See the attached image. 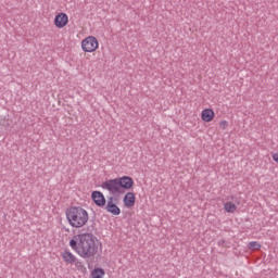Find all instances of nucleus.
Listing matches in <instances>:
<instances>
[{
    "instance_id": "11",
    "label": "nucleus",
    "mask_w": 278,
    "mask_h": 278,
    "mask_svg": "<svg viewBox=\"0 0 278 278\" xmlns=\"http://www.w3.org/2000/svg\"><path fill=\"white\" fill-rule=\"evenodd\" d=\"M61 257L65 262V264H73V262H75V260L77 258V256H75V254H73V252L71 251L62 252Z\"/></svg>"
},
{
    "instance_id": "15",
    "label": "nucleus",
    "mask_w": 278,
    "mask_h": 278,
    "mask_svg": "<svg viewBox=\"0 0 278 278\" xmlns=\"http://www.w3.org/2000/svg\"><path fill=\"white\" fill-rule=\"evenodd\" d=\"M73 264L77 268V270H86V267L84 266V262H81L79 258H75Z\"/></svg>"
},
{
    "instance_id": "2",
    "label": "nucleus",
    "mask_w": 278,
    "mask_h": 278,
    "mask_svg": "<svg viewBox=\"0 0 278 278\" xmlns=\"http://www.w3.org/2000/svg\"><path fill=\"white\" fill-rule=\"evenodd\" d=\"M65 218L72 229H83L90 220V214L81 206H70L65 210Z\"/></svg>"
},
{
    "instance_id": "5",
    "label": "nucleus",
    "mask_w": 278,
    "mask_h": 278,
    "mask_svg": "<svg viewBox=\"0 0 278 278\" xmlns=\"http://www.w3.org/2000/svg\"><path fill=\"white\" fill-rule=\"evenodd\" d=\"M56 29H64L68 25V15L66 13H56L53 20Z\"/></svg>"
},
{
    "instance_id": "6",
    "label": "nucleus",
    "mask_w": 278,
    "mask_h": 278,
    "mask_svg": "<svg viewBox=\"0 0 278 278\" xmlns=\"http://www.w3.org/2000/svg\"><path fill=\"white\" fill-rule=\"evenodd\" d=\"M105 210L109 212V214H112L113 216L121 215V207L116 205V202L114 201L113 197L108 198Z\"/></svg>"
},
{
    "instance_id": "17",
    "label": "nucleus",
    "mask_w": 278,
    "mask_h": 278,
    "mask_svg": "<svg viewBox=\"0 0 278 278\" xmlns=\"http://www.w3.org/2000/svg\"><path fill=\"white\" fill-rule=\"evenodd\" d=\"M273 160H274V162H277V164H278V152L273 154Z\"/></svg>"
},
{
    "instance_id": "14",
    "label": "nucleus",
    "mask_w": 278,
    "mask_h": 278,
    "mask_svg": "<svg viewBox=\"0 0 278 278\" xmlns=\"http://www.w3.org/2000/svg\"><path fill=\"white\" fill-rule=\"evenodd\" d=\"M249 249L251 251H260V249H262V244H260L257 241H252L249 243Z\"/></svg>"
},
{
    "instance_id": "7",
    "label": "nucleus",
    "mask_w": 278,
    "mask_h": 278,
    "mask_svg": "<svg viewBox=\"0 0 278 278\" xmlns=\"http://www.w3.org/2000/svg\"><path fill=\"white\" fill-rule=\"evenodd\" d=\"M117 184L119 186V190L123 188L124 190H131L134 188V178L129 176H123L117 178Z\"/></svg>"
},
{
    "instance_id": "12",
    "label": "nucleus",
    "mask_w": 278,
    "mask_h": 278,
    "mask_svg": "<svg viewBox=\"0 0 278 278\" xmlns=\"http://www.w3.org/2000/svg\"><path fill=\"white\" fill-rule=\"evenodd\" d=\"M90 278H105V270L102 267H94L90 271Z\"/></svg>"
},
{
    "instance_id": "8",
    "label": "nucleus",
    "mask_w": 278,
    "mask_h": 278,
    "mask_svg": "<svg viewBox=\"0 0 278 278\" xmlns=\"http://www.w3.org/2000/svg\"><path fill=\"white\" fill-rule=\"evenodd\" d=\"M91 199L98 207H104L106 203L105 195H103V192L101 191H93L91 193Z\"/></svg>"
},
{
    "instance_id": "10",
    "label": "nucleus",
    "mask_w": 278,
    "mask_h": 278,
    "mask_svg": "<svg viewBox=\"0 0 278 278\" xmlns=\"http://www.w3.org/2000/svg\"><path fill=\"white\" fill-rule=\"evenodd\" d=\"M123 203L128 210L136 205V194L134 192H127L123 198Z\"/></svg>"
},
{
    "instance_id": "16",
    "label": "nucleus",
    "mask_w": 278,
    "mask_h": 278,
    "mask_svg": "<svg viewBox=\"0 0 278 278\" xmlns=\"http://www.w3.org/2000/svg\"><path fill=\"white\" fill-rule=\"evenodd\" d=\"M219 127L220 129H223L225 131V129H227V127H229V122L223 119L219 122Z\"/></svg>"
},
{
    "instance_id": "3",
    "label": "nucleus",
    "mask_w": 278,
    "mask_h": 278,
    "mask_svg": "<svg viewBox=\"0 0 278 278\" xmlns=\"http://www.w3.org/2000/svg\"><path fill=\"white\" fill-rule=\"evenodd\" d=\"M80 48L84 53H94L99 49V39L90 35L81 40Z\"/></svg>"
},
{
    "instance_id": "13",
    "label": "nucleus",
    "mask_w": 278,
    "mask_h": 278,
    "mask_svg": "<svg viewBox=\"0 0 278 278\" xmlns=\"http://www.w3.org/2000/svg\"><path fill=\"white\" fill-rule=\"evenodd\" d=\"M224 210L227 214H233L238 210V206L233 202H226L224 203Z\"/></svg>"
},
{
    "instance_id": "1",
    "label": "nucleus",
    "mask_w": 278,
    "mask_h": 278,
    "mask_svg": "<svg viewBox=\"0 0 278 278\" xmlns=\"http://www.w3.org/2000/svg\"><path fill=\"white\" fill-rule=\"evenodd\" d=\"M72 251H75L83 260H90L99 253L97 237L90 232H80L70 240Z\"/></svg>"
},
{
    "instance_id": "9",
    "label": "nucleus",
    "mask_w": 278,
    "mask_h": 278,
    "mask_svg": "<svg viewBox=\"0 0 278 278\" xmlns=\"http://www.w3.org/2000/svg\"><path fill=\"white\" fill-rule=\"evenodd\" d=\"M201 118L203 123H212V121L216 118V113H214V110L212 109H204L201 112Z\"/></svg>"
},
{
    "instance_id": "4",
    "label": "nucleus",
    "mask_w": 278,
    "mask_h": 278,
    "mask_svg": "<svg viewBox=\"0 0 278 278\" xmlns=\"http://www.w3.org/2000/svg\"><path fill=\"white\" fill-rule=\"evenodd\" d=\"M102 188L103 190L111 192V194H121V187L118 185L117 178L102 182Z\"/></svg>"
}]
</instances>
